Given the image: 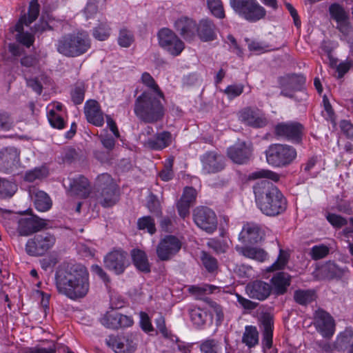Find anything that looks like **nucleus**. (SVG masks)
<instances>
[{"instance_id": "6e6552de", "label": "nucleus", "mask_w": 353, "mask_h": 353, "mask_svg": "<svg viewBox=\"0 0 353 353\" xmlns=\"http://www.w3.org/2000/svg\"><path fill=\"white\" fill-rule=\"evenodd\" d=\"M193 220L198 228L212 234L217 228L218 221L215 212L205 206L195 208L192 213Z\"/></svg>"}, {"instance_id": "774afa93", "label": "nucleus", "mask_w": 353, "mask_h": 353, "mask_svg": "<svg viewBox=\"0 0 353 353\" xmlns=\"http://www.w3.org/2000/svg\"><path fill=\"white\" fill-rule=\"evenodd\" d=\"M340 128L342 132L353 141V125L348 121L343 120L340 122Z\"/></svg>"}, {"instance_id": "9d476101", "label": "nucleus", "mask_w": 353, "mask_h": 353, "mask_svg": "<svg viewBox=\"0 0 353 353\" xmlns=\"http://www.w3.org/2000/svg\"><path fill=\"white\" fill-rule=\"evenodd\" d=\"M182 242L174 235H166L161 239L156 248V253L161 261L171 260L181 250Z\"/></svg>"}, {"instance_id": "69168bd1", "label": "nucleus", "mask_w": 353, "mask_h": 353, "mask_svg": "<svg viewBox=\"0 0 353 353\" xmlns=\"http://www.w3.org/2000/svg\"><path fill=\"white\" fill-rule=\"evenodd\" d=\"M191 205L186 203V201L183 200L179 199L176 203V209L179 216L185 219L190 214V208Z\"/></svg>"}, {"instance_id": "2f4dec72", "label": "nucleus", "mask_w": 353, "mask_h": 353, "mask_svg": "<svg viewBox=\"0 0 353 353\" xmlns=\"http://www.w3.org/2000/svg\"><path fill=\"white\" fill-rule=\"evenodd\" d=\"M305 79L301 74H287L279 79L280 87L289 88L290 90H299L304 85Z\"/></svg>"}, {"instance_id": "f03ea898", "label": "nucleus", "mask_w": 353, "mask_h": 353, "mask_svg": "<svg viewBox=\"0 0 353 353\" xmlns=\"http://www.w3.org/2000/svg\"><path fill=\"white\" fill-rule=\"evenodd\" d=\"M164 96L159 97L148 91L143 92L135 100L134 112L137 118L145 123H156L163 120L165 108Z\"/></svg>"}, {"instance_id": "b1692460", "label": "nucleus", "mask_w": 353, "mask_h": 353, "mask_svg": "<svg viewBox=\"0 0 353 353\" xmlns=\"http://www.w3.org/2000/svg\"><path fill=\"white\" fill-rule=\"evenodd\" d=\"M197 23L188 17H181L174 22L176 32L185 40L190 41L194 39Z\"/></svg>"}, {"instance_id": "2eb2a0df", "label": "nucleus", "mask_w": 353, "mask_h": 353, "mask_svg": "<svg viewBox=\"0 0 353 353\" xmlns=\"http://www.w3.org/2000/svg\"><path fill=\"white\" fill-rule=\"evenodd\" d=\"M19 236H28L48 228V222L37 216L21 218L17 221Z\"/></svg>"}, {"instance_id": "37998d69", "label": "nucleus", "mask_w": 353, "mask_h": 353, "mask_svg": "<svg viewBox=\"0 0 353 353\" xmlns=\"http://www.w3.org/2000/svg\"><path fill=\"white\" fill-rule=\"evenodd\" d=\"M263 178L270 179L274 182H278L280 180L281 176L278 173L272 170L263 169L250 173L248 176L250 180H256Z\"/></svg>"}, {"instance_id": "e433bc0d", "label": "nucleus", "mask_w": 353, "mask_h": 353, "mask_svg": "<svg viewBox=\"0 0 353 353\" xmlns=\"http://www.w3.org/2000/svg\"><path fill=\"white\" fill-rule=\"evenodd\" d=\"M106 343L111 347L116 353H128V340L115 336H110L106 339Z\"/></svg>"}, {"instance_id": "4468645a", "label": "nucleus", "mask_w": 353, "mask_h": 353, "mask_svg": "<svg viewBox=\"0 0 353 353\" xmlns=\"http://www.w3.org/2000/svg\"><path fill=\"white\" fill-rule=\"evenodd\" d=\"M201 172L203 174L221 172L225 166L224 157L216 151H208L201 155Z\"/></svg>"}, {"instance_id": "423d86ee", "label": "nucleus", "mask_w": 353, "mask_h": 353, "mask_svg": "<svg viewBox=\"0 0 353 353\" xmlns=\"http://www.w3.org/2000/svg\"><path fill=\"white\" fill-rule=\"evenodd\" d=\"M97 199L102 206L111 207L118 201L119 194L117 185L109 174L103 173L99 175L97 179Z\"/></svg>"}, {"instance_id": "39448f33", "label": "nucleus", "mask_w": 353, "mask_h": 353, "mask_svg": "<svg viewBox=\"0 0 353 353\" xmlns=\"http://www.w3.org/2000/svg\"><path fill=\"white\" fill-rule=\"evenodd\" d=\"M265 153L268 163L276 168L290 165L296 157V150L286 144H271Z\"/></svg>"}, {"instance_id": "a878e982", "label": "nucleus", "mask_w": 353, "mask_h": 353, "mask_svg": "<svg viewBox=\"0 0 353 353\" xmlns=\"http://www.w3.org/2000/svg\"><path fill=\"white\" fill-rule=\"evenodd\" d=\"M84 113L87 121L97 127L104 124L103 113L96 100H88L84 105Z\"/></svg>"}, {"instance_id": "c756f323", "label": "nucleus", "mask_w": 353, "mask_h": 353, "mask_svg": "<svg viewBox=\"0 0 353 353\" xmlns=\"http://www.w3.org/2000/svg\"><path fill=\"white\" fill-rule=\"evenodd\" d=\"M68 187L71 194L81 197H86L89 194L88 180L82 175L77 178L68 179Z\"/></svg>"}, {"instance_id": "ddd939ff", "label": "nucleus", "mask_w": 353, "mask_h": 353, "mask_svg": "<svg viewBox=\"0 0 353 353\" xmlns=\"http://www.w3.org/2000/svg\"><path fill=\"white\" fill-rule=\"evenodd\" d=\"M20 152L14 147L0 151V171L7 174H19Z\"/></svg>"}, {"instance_id": "473e14b6", "label": "nucleus", "mask_w": 353, "mask_h": 353, "mask_svg": "<svg viewBox=\"0 0 353 353\" xmlns=\"http://www.w3.org/2000/svg\"><path fill=\"white\" fill-rule=\"evenodd\" d=\"M131 256L135 267L143 272H150V266L145 252L139 249H133Z\"/></svg>"}, {"instance_id": "de8ad7c7", "label": "nucleus", "mask_w": 353, "mask_h": 353, "mask_svg": "<svg viewBox=\"0 0 353 353\" xmlns=\"http://www.w3.org/2000/svg\"><path fill=\"white\" fill-rule=\"evenodd\" d=\"M141 80L143 83L151 90L150 92L154 93L159 97H163V93L160 90L159 85L156 83L154 78L149 73H143Z\"/></svg>"}, {"instance_id": "3c124183", "label": "nucleus", "mask_w": 353, "mask_h": 353, "mask_svg": "<svg viewBox=\"0 0 353 353\" xmlns=\"http://www.w3.org/2000/svg\"><path fill=\"white\" fill-rule=\"evenodd\" d=\"M201 260L205 268L209 272H212L218 267L217 260L205 251L201 252Z\"/></svg>"}, {"instance_id": "8fccbe9b", "label": "nucleus", "mask_w": 353, "mask_h": 353, "mask_svg": "<svg viewBox=\"0 0 353 353\" xmlns=\"http://www.w3.org/2000/svg\"><path fill=\"white\" fill-rule=\"evenodd\" d=\"M329 253L330 248L324 244L313 246L310 252V256L315 261L326 257Z\"/></svg>"}, {"instance_id": "f8f14e48", "label": "nucleus", "mask_w": 353, "mask_h": 353, "mask_svg": "<svg viewBox=\"0 0 353 353\" xmlns=\"http://www.w3.org/2000/svg\"><path fill=\"white\" fill-rule=\"evenodd\" d=\"M161 47L173 56H178L184 49V43L168 28H162L158 33Z\"/></svg>"}, {"instance_id": "864d4df0", "label": "nucleus", "mask_w": 353, "mask_h": 353, "mask_svg": "<svg viewBox=\"0 0 353 353\" xmlns=\"http://www.w3.org/2000/svg\"><path fill=\"white\" fill-rule=\"evenodd\" d=\"M101 323L107 328L118 329L119 323L117 319V312H107L101 319Z\"/></svg>"}, {"instance_id": "052dcab7", "label": "nucleus", "mask_w": 353, "mask_h": 353, "mask_svg": "<svg viewBox=\"0 0 353 353\" xmlns=\"http://www.w3.org/2000/svg\"><path fill=\"white\" fill-rule=\"evenodd\" d=\"M326 219L333 227L336 228H340L347 223L345 218L334 213H327Z\"/></svg>"}, {"instance_id": "6e6d98bb", "label": "nucleus", "mask_w": 353, "mask_h": 353, "mask_svg": "<svg viewBox=\"0 0 353 353\" xmlns=\"http://www.w3.org/2000/svg\"><path fill=\"white\" fill-rule=\"evenodd\" d=\"M138 228L139 230L147 229L148 232L152 234L156 232L155 223L154 219L150 216H143L138 219Z\"/></svg>"}, {"instance_id": "c85d7f7f", "label": "nucleus", "mask_w": 353, "mask_h": 353, "mask_svg": "<svg viewBox=\"0 0 353 353\" xmlns=\"http://www.w3.org/2000/svg\"><path fill=\"white\" fill-rule=\"evenodd\" d=\"M272 292L276 295L284 294L291 283V276L286 272H279L274 274L270 280Z\"/></svg>"}, {"instance_id": "7ed1b4c3", "label": "nucleus", "mask_w": 353, "mask_h": 353, "mask_svg": "<svg viewBox=\"0 0 353 353\" xmlns=\"http://www.w3.org/2000/svg\"><path fill=\"white\" fill-rule=\"evenodd\" d=\"M59 53L67 57H77L90 48V39L84 32L70 33L61 37L55 44Z\"/></svg>"}, {"instance_id": "f257e3e1", "label": "nucleus", "mask_w": 353, "mask_h": 353, "mask_svg": "<svg viewBox=\"0 0 353 353\" xmlns=\"http://www.w3.org/2000/svg\"><path fill=\"white\" fill-rule=\"evenodd\" d=\"M55 285L58 292L68 299H82L90 288L88 271L81 264L61 267L55 273Z\"/></svg>"}, {"instance_id": "a18cd8bd", "label": "nucleus", "mask_w": 353, "mask_h": 353, "mask_svg": "<svg viewBox=\"0 0 353 353\" xmlns=\"http://www.w3.org/2000/svg\"><path fill=\"white\" fill-rule=\"evenodd\" d=\"M134 41L132 32L127 28H121L118 37V43L122 48H129Z\"/></svg>"}, {"instance_id": "bf43d9fd", "label": "nucleus", "mask_w": 353, "mask_h": 353, "mask_svg": "<svg viewBox=\"0 0 353 353\" xmlns=\"http://www.w3.org/2000/svg\"><path fill=\"white\" fill-rule=\"evenodd\" d=\"M48 121L52 127L57 129H62L64 127L65 122L63 119L54 110H50L48 114Z\"/></svg>"}, {"instance_id": "e2e57ef3", "label": "nucleus", "mask_w": 353, "mask_h": 353, "mask_svg": "<svg viewBox=\"0 0 353 353\" xmlns=\"http://www.w3.org/2000/svg\"><path fill=\"white\" fill-rule=\"evenodd\" d=\"M204 301L212 309L213 312H214L216 314V322L221 323L223 321L224 318V314L221 306L209 298H205Z\"/></svg>"}, {"instance_id": "a211bd4d", "label": "nucleus", "mask_w": 353, "mask_h": 353, "mask_svg": "<svg viewBox=\"0 0 353 353\" xmlns=\"http://www.w3.org/2000/svg\"><path fill=\"white\" fill-rule=\"evenodd\" d=\"M104 263L107 269L121 274L129 265L128 254L121 250H114L105 256Z\"/></svg>"}, {"instance_id": "58836bf2", "label": "nucleus", "mask_w": 353, "mask_h": 353, "mask_svg": "<svg viewBox=\"0 0 353 353\" xmlns=\"http://www.w3.org/2000/svg\"><path fill=\"white\" fill-rule=\"evenodd\" d=\"M225 345L228 344L223 345L215 339H207L201 344L200 349L201 353H222Z\"/></svg>"}, {"instance_id": "338daca9", "label": "nucleus", "mask_w": 353, "mask_h": 353, "mask_svg": "<svg viewBox=\"0 0 353 353\" xmlns=\"http://www.w3.org/2000/svg\"><path fill=\"white\" fill-rule=\"evenodd\" d=\"M140 316V325L141 327L145 332H149L153 330V327L150 322V319L145 312H141L139 314Z\"/></svg>"}, {"instance_id": "5fc2aeb1", "label": "nucleus", "mask_w": 353, "mask_h": 353, "mask_svg": "<svg viewBox=\"0 0 353 353\" xmlns=\"http://www.w3.org/2000/svg\"><path fill=\"white\" fill-rule=\"evenodd\" d=\"M174 163V158L171 157L166 159L164 163L163 169L159 172V177L164 181H168L171 180L174 176V172L172 170Z\"/></svg>"}, {"instance_id": "393cba45", "label": "nucleus", "mask_w": 353, "mask_h": 353, "mask_svg": "<svg viewBox=\"0 0 353 353\" xmlns=\"http://www.w3.org/2000/svg\"><path fill=\"white\" fill-rule=\"evenodd\" d=\"M263 231L257 224L247 223L244 224L239 235V240L244 244H254L263 238Z\"/></svg>"}, {"instance_id": "680f3d73", "label": "nucleus", "mask_w": 353, "mask_h": 353, "mask_svg": "<svg viewBox=\"0 0 353 353\" xmlns=\"http://www.w3.org/2000/svg\"><path fill=\"white\" fill-rule=\"evenodd\" d=\"M13 123V119L9 113L5 111H0V130H10L12 128Z\"/></svg>"}, {"instance_id": "4be33fe9", "label": "nucleus", "mask_w": 353, "mask_h": 353, "mask_svg": "<svg viewBox=\"0 0 353 353\" xmlns=\"http://www.w3.org/2000/svg\"><path fill=\"white\" fill-rule=\"evenodd\" d=\"M314 324L323 337H331L334 332V321L329 313L318 310L315 312Z\"/></svg>"}, {"instance_id": "72a5a7b5", "label": "nucleus", "mask_w": 353, "mask_h": 353, "mask_svg": "<svg viewBox=\"0 0 353 353\" xmlns=\"http://www.w3.org/2000/svg\"><path fill=\"white\" fill-rule=\"evenodd\" d=\"M34 203L37 210L48 211L52 206L50 196L43 191L37 190L34 192Z\"/></svg>"}, {"instance_id": "20e7f679", "label": "nucleus", "mask_w": 353, "mask_h": 353, "mask_svg": "<svg viewBox=\"0 0 353 353\" xmlns=\"http://www.w3.org/2000/svg\"><path fill=\"white\" fill-rule=\"evenodd\" d=\"M39 14V4L38 0H32L30 3L28 17L26 14L20 17L17 23L10 28L11 33L16 32L14 39L17 42L26 48H30L34 41V37L32 33L24 30V26H29L37 19Z\"/></svg>"}, {"instance_id": "dca6fc26", "label": "nucleus", "mask_w": 353, "mask_h": 353, "mask_svg": "<svg viewBox=\"0 0 353 353\" xmlns=\"http://www.w3.org/2000/svg\"><path fill=\"white\" fill-rule=\"evenodd\" d=\"M227 154L234 163L245 164L252 157V147L251 143L239 141L228 149Z\"/></svg>"}, {"instance_id": "bb28decb", "label": "nucleus", "mask_w": 353, "mask_h": 353, "mask_svg": "<svg viewBox=\"0 0 353 353\" xmlns=\"http://www.w3.org/2000/svg\"><path fill=\"white\" fill-rule=\"evenodd\" d=\"M172 142V135L168 131L157 133L154 138L143 140V147L152 150H161L168 147Z\"/></svg>"}, {"instance_id": "6ab92c4d", "label": "nucleus", "mask_w": 353, "mask_h": 353, "mask_svg": "<svg viewBox=\"0 0 353 353\" xmlns=\"http://www.w3.org/2000/svg\"><path fill=\"white\" fill-rule=\"evenodd\" d=\"M263 205L259 210L267 216H274L283 212L287 208V201L279 190Z\"/></svg>"}, {"instance_id": "f704fd0d", "label": "nucleus", "mask_w": 353, "mask_h": 353, "mask_svg": "<svg viewBox=\"0 0 353 353\" xmlns=\"http://www.w3.org/2000/svg\"><path fill=\"white\" fill-rule=\"evenodd\" d=\"M242 342L248 347H254L259 343V332L255 326L247 325L243 334Z\"/></svg>"}, {"instance_id": "0e129e2a", "label": "nucleus", "mask_w": 353, "mask_h": 353, "mask_svg": "<svg viewBox=\"0 0 353 353\" xmlns=\"http://www.w3.org/2000/svg\"><path fill=\"white\" fill-rule=\"evenodd\" d=\"M196 198V191L192 187H185L183 190L181 200L186 201V203L192 205Z\"/></svg>"}, {"instance_id": "13d9d810", "label": "nucleus", "mask_w": 353, "mask_h": 353, "mask_svg": "<svg viewBox=\"0 0 353 353\" xmlns=\"http://www.w3.org/2000/svg\"><path fill=\"white\" fill-rule=\"evenodd\" d=\"M243 89L244 85L243 84H232L227 86L223 92L228 99H233L240 96L243 93Z\"/></svg>"}, {"instance_id": "4d7b16f0", "label": "nucleus", "mask_w": 353, "mask_h": 353, "mask_svg": "<svg viewBox=\"0 0 353 353\" xmlns=\"http://www.w3.org/2000/svg\"><path fill=\"white\" fill-rule=\"evenodd\" d=\"M324 271L327 276L330 278L341 277L343 274L342 268L339 267L335 263L329 261L324 266Z\"/></svg>"}, {"instance_id": "4c0bfd02", "label": "nucleus", "mask_w": 353, "mask_h": 353, "mask_svg": "<svg viewBox=\"0 0 353 353\" xmlns=\"http://www.w3.org/2000/svg\"><path fill=\"white\" fill-rule=\"evenodd\" d=\"M189 314L191 321L198 327L204 325L208 317L207 312L200 307L190 309Z\"/></svg>"}, {"instance_id": "c9c22d12", "label": "nucleus", "mask_w": 353, "mask_h": 353, "mask_svg": "<svg viewBox=\"0 0 353 353\" xmlns=\"http://www.w3.org/2000/svg\"><path fill=\"white\" fill-rule=\"evenodd\" d=\"M111 34V28L108 21H100L92 30V36L99 41L107 40Z\"/></svg>"}, {"instance_id": "603ef678", "label": "nucleus", "mask_w": 353, "mask_h": 353, "mask_svg": "<svg viewBox=\"0 0 353 353\" xmlns=\"http://www.w3.org/2000/svg\"><path fill=\"white\" fill-rule=\"evenodd\" d=\"M207 4L211 13L219 19L225 17V12L221 0H207Z\"/></svg>"}, {"instance_id": "0eeeda50", "label": "nucleus", "mask_w": 353, "mask_h": 353, "mask_svg": "<svg viewBox=\"0 0 353 353\" xmlns=\"http://www.w3.org/2000/svg\"><path fill=\"white\" fill-rule=\"evenodd\" d=\"M230 4L239 17L251 23L266 15L265 9L256 0H230Z\"/></svg>"}, {"instance_id": "f3484780", "label": "nucleus", "mask_w": 353, "mask_h": 353, "mask_svg": "<svg viewBox=\"0 0 353 353\" xmlns=\"http://www.w3.org/2000/svg\"><path fill=\"white\" fill-rule=\"evenodd\" d=\"M239 119L245 124L254 128H263L268 123L265 114L258 108H244L239 112Z\"/></svg>"}, {"instance_id": "cd10ccee", "label": "nucleus", "mask_w": 353, "mask_h": 353, "mask_svg": "<svg viewBox=\"0 0 353 353\" xmlns=\"http://www.w3.org/2000/svg\"><path fill=\"white\" fill-rule=\"evenodd\" d=\"M196 35L202 41H211L216 38V26L209 19H203L199 21L196 26Z\"/></svg>"}, {"instance_id": "5701e85b", "label": "nucleus", "mask_w": 353, "mask_h": 353, "mask_svg": "<svg viewBox=\"0 0 353 353\" xmlns=\"http://www.w3.org/2000/svg\"><path fill=\"white\" fill-rule=\"evenodd\" d=\"M259 327L263 332V345L270 348L272 345L274 316L270 312H262L259 317Z\"/></svg>"}, {"instance_id": "7c9ffc66", "label": "nucleus", "mask_w": 353, "mask_h": 353, "mask_svg": "<svg viewBox=\"0 0 353 353\" xmlns=\"http://www.w3.org/2000/svg\"><path fill=\"white\" fill-rule=\"evenodd\" d=\"M235 249L243 256L259 262H263L268 258V253L261 248L236 245Z\"/></svg>"}, {"instance_id": "ea45409f", "label": "nucleus", "mask_w": 353, "mask_h": 353, "mask_svg": "<svg viewBox=\"0 0 353 353\" xmlns=\"http://www.w3.org/2000/svg\"><path fill=\"white\" fill-rule=\"evenodd\" d=\"M85 92V83L83 81H77L74 84L70 90V97L75 105L82 103L84 100Z\"/></svg>"}, {"instance_id": "79ce46f5", "label": "nucleus", "mask_w": 353, "mask_h": 353, "mask_svg": "<svg viewBox=\"0 0 353 353\" xmlns=\"http://www.w3.org/2000/svg\"><path fill=\"white\" fill-rule=\"evenodd\" d=\"M294 299L300 305H307L314 300L315 294L310 290H298L294 292Z\"/></svg>"}, {"instance_id": "49530a36", "label": "nucleus", "mask_w": 353, "mask_h": 353, "mask_svg": "<svg viewBox=\"0 0 353 353\" xmlns=\"http://www.w3.org/2000/svg\"><path fill=\"white\" fill-rule=\"evenodd\" d=\"M48 173V170L44 166L35 168L26 172L24 180L28 182H33L37 179H41L46 177Z\"/></svg>"}, {"instance_id": "412c9836", "label": "nucleus", "mask_w": 353, "mask_h": 353, "mask_svg": "<svg viewBox=\"0 0 353 353\" xmlns=\"http://www.w3.org/2000/svg\"><path fill=\"white\" fill-rule=\"evenodd\" d=\"M255 203L259 209L263 205L267 203V199L272 196L279 189L268 180H261L254 183L252 187Z\"/></svg>"}, {"instance_id": "a19ab883", "label": "nucleus", "mask_w": 353, "mask_h": 353, "mask_svg": "<svg viewBox=\"0 0 353 353\" xmlns=\"http://www.w3.org/2000/svg\"><path fill=\"white\" fill-rule=\"evenodd\" d=\"M329 12L331 17L338 22L347 21L349 19L348 13L345 10L343 6L339 3H332L329 8Z\"/></svg>"}, {"instance_id": "aec40b11", "label": "nucleus", "mask_w": 353, "mask_h": 353, "mask_svg": "<svg viewBox=\"0 0 353 353\" xmlns=\"http://www.w3.org/2000/svg\"><path fill=\"white\" fill-rule=\"evenodd\" d=\"M245 292L249 298L259 301L266 300L272 292L270 283L262 280H255L249 282L245 286Z\"/></svg>"}, {"instance_id": "c03bdc74", "label": "nucleus", "mask_w": 353, "mask_h": 353, "mask_svg": "<svg viewBox=\"0 0 353 353\" xmlns=\"http://www.w3.org/2000/svg\"><path fill=\"white\" fill-rule=\"evenodd\" d=\"M17 190V185L8 180L0 178V197H11Z\"/></svg>"}, {"instance_id": "09e8293b", "label": "nucleus", "mask_w": 353, "mask_h": 353, "mask_svg": "<svg viewBox=\"0 0 353 353\" xmlns=\"http://www.w3.org/2000/svg\"><path fill=\"white\" fill-rule=\"evenodd\" d=\"M288 259L289 254L288 252L281 249L276 261L271 266L267 268V271L272 272L283 269L288 263Z\"/></svg>"}, {"instance_id": "9b49d317", "label": "nucleus", "mask_w": 353, "mask_h": 353, "mask_svg": "<svg viewBox=\"0 0 353 353\" xmlns=\"http://www.w3.org/2000/svg\"><path fill=\"white\" fill-rule=\"evenodd\" d=\"M303 130V125L299 122H281L275 125L274 134L276 137L287 141L300 143L302 139Z\"/></svg>"}, {"instance_id": "1a4fd4ad", "label": "nucleus", "mask_w": 353, "mask_h": 353, "mask_svg": "<svg viewBox=\"0 0 353 353\" xmlns=\"http://www.w3.org/2000/svg\"><path fill=\"white\" fill-rule=\"evenodd\" d=\"M55 242L56 238L52 234L47 232L37 234L28 240L26 251L31 256H41L51 249Z\"/></svg>"}]
</instances>
